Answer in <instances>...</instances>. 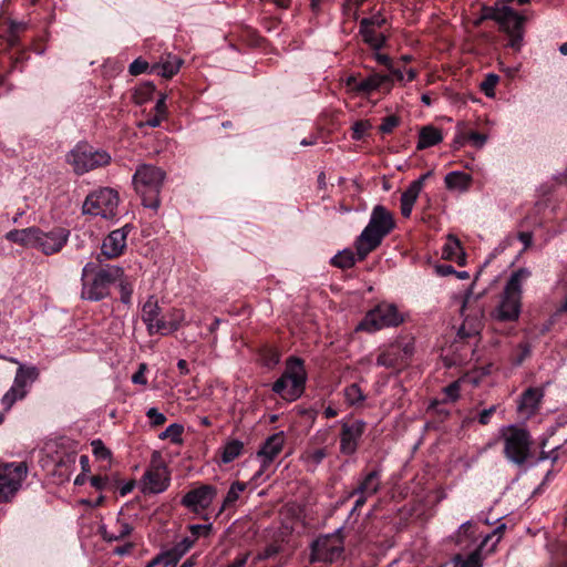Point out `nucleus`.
<instances>
[{
  "label": "nucleus",
  "mask_w": 567,
  "mask_h": 567,
  "mask_svg": "<svg viewBox=\"0 0 567 567\" xmlns=\"http://www.w3.org/2000/svg\"><path fill=\"white\" fill-rule=\"evenodd\" d=\"M92 452L96 458L109 460L111 457V451L103 444L101 440H94L91 443Z\"/></svg>",
  "instance_id": "obj_49"
},
{
  "label": "nucleus",
  "mask_w": 567,
  "mask_h": 567,
  "mask_svg": "<svg viewBox=\"0 0 567 567\" xmlns=\"http://www.w3.org/2000/svg\"><path fill=\"white\" fill-rule=\"evenodd\" d=\"M381 488V473L378 470H373L367 474H364L358 482V486L353 488L349 495V497H353L357 494H365L368 496H373Z\"/></svg>",
  "instance_id": "obj_20"
},
{
  "label": "nucleus",
  "mask_w": 567,
  "mask_h": 567,
  "mask_svg": "<svg viewBox=\"0 0 567 567\" xmlns=\"http://www.w3.org/2000/svg\"><path fill=\"white\" fill-rule=\"evenodd\" d=\"M413 352V342L395 341L381 351L377 364L384 368H401L408 363Z\"/></svg>",
  "instance_id": "obj_13"
},
{
  "label": "nucleus",
  "mask_w": 567,
  "mask_h": 567,
  "mask_svg": "<svg viewBox=\"0 0 567 567\" xmlns=\"http://www.w3.org/2000/svg\"><path fill=\"white\" fill-rule=\"evenodd\" d=\"M392 214L382 205L373 207L369 224L355 240L359 260H363L371 251L380 246L383 238L394 228Z\"/></svg>",
  "instance_id": "obj_3"
},
{
  "label": "nucleus",
  "mask_w": 567,
  "mask_h": 567,
  "mask_svg": "<svg viewBox=\"0 0 567 567\" xmlns=\"http://www.w3.org/2000/svg\"><path fill=\"white\" fill-rule=\"evenodd\" d=\"M28 466L23 462L0 464V503L10 501L27 477Z\"/></svg>",
  "instance_id": "obj_10"
},
{
  "label": "nucleus",
  "mask_w": 567,
  "mask_h": 567,
  "mask_svg": "<svg viewBox=\"0 0 567 567\" xmlns=\"http://www.w3.org/2000/svg\"><path fill=\"white\" fill-rule=\"evenodd\" d=\"M244 444L239 440L228 441L221 451V462L227 464L236 460L243 452Z\"/></svg>",
  "instance_id": "obj_34"
},
{
  "label": "nucleus",
  "mask_w": 567,
  "mask_h": 567,
  "mask_svg": "<svg viewBox=\"0 0 567 567\" xmlns=\"http://www.w3.org/2000/svg\"><path fill=\"white\" fill-rule=\"evenodd\" d=\"M360 34H361L363 41L374 50L381 49L386 41L385 35L380 32H377L375 29H361L360 28Z\"/></svg>",
  "instance_id": "obj_35"
},
{
  "label": "nucleus",
  "mask_w": 567,
  "mask_h": 567,
  "mask_svg": "<svg viewBox=\"0 0 567 567\" xmlns=\"http://www.w3.org/2000/svg\"><path fill=\"white\" fill-rule=\"evenodd\" d=\"M181 64L179 58L168 56L166 61L152 65L150 72L169 79L178 72Z\"/></svg>",
  "instance_id": "obj_31"
},
{
  "label": "nucleus",
  "mask_w": 567,
  "mask_h": 567,
  "mask_svg": "<svg viewBox=\"0 0 567 567\" xmlns=\"http://www.w3.org/2000/svg\"><path fill=\"white\" fill-rule=\"evenodd\" d=\"M284 443L285 437L282 433H276L266 440L257 454L258 458L261 461V467L254 475V480H257L262 474V472L274 462V460L281 452Z\"/></svg>",
  "instance_id": "obj_16"
},
{
  "label": "nucleus",
  "mask_w": 567,
  "mask_h": 567,
  "mask_svg": "<svg viewBox=\"0 0 567 567\" xmlns=\"http://www.w3.org/2000/svg\"><path fill=\"white\" fill-rule=\"evenodd\" d=\"M498 75L489 73L485 76V80L481 84L482 91L486 96L493 97L495 95V86L498 83Z\"/></svg>",
  "instance_id": "obj_47"
},
{
  "label": "nucleus",
  "mask_w": 567,
  "mask_h": 567,
  "mask_svg": "<svg viewBox=\"0 0 567 567\" xmlns=\"http://www.w3.org/2000/svg\"><path fill=\"white\" fill-rule=\"evenodd\" d=\"M28 393V390H19L14 386H11L2 396L1 403L4 408V411H9L12 405L18 401L22 400Z\"/></svg>",
  "instance_id": "obj_39"
},
{
  "label": "nucleus",
  "mask_w": 567,
  "mask_h": 567,
  "mask_svg": "<svg viewBox=\"0 0 567 567\" xmlns=\"http://www.w3.org/2000/svg\"><path fill=\"white\" fill-rule=\"evenodd\" d=\"M400 123V120L398 116L395 115H390V116H386L382 124L380 125V131L383 133V134H389L391 133Z\"/></svg>",
  "instance_id": "obj_54"
},
{
  "label": "nucleus",
  "mask_w": 567,
  "mask_h": 567,
  "mask_svg": "<svg viewBox=\"0 0 567 567\" xmlns=\"http://www.w3.org/2000/svg\"><path fill=\"white\" fill-rule=\"evenodd\" d=\"M165 172L152 164H141L133 175V186L142 197L145 207L156 210L159 207V192Z\"/></svg>",
  "instance_id": "obj_4"
},
{
  "label": "nucleus",
  "mask_w": 567,
  "mask_h": 567,
  "mask_svg": "<svg viewBox=\"0 0 567 567\" xmlns=\"http://www.w3.org/2000/svg\"><path fill=\"white\" fill-rule=\"evenodd\" d=\"M183 431H184L183 425L173 423V424L168 425L166 427V430L159 434V439L161 440H171V442H173V443H181Z\"/></svg>",
  "instance_id": "obj_42"
},
{
  "label": "nucleus",
  "mask_w": 567,
  "mask_h": 567,
  "mask_svg": "<svg viewBox=\"0 0 567 567\" xmlns=\"http://www.w3.org/2000/svg\"><path fill=\"white\" fill-rule=\"evenodd\" d=\"M501 7L498 3L495 6H483L481 20H493L495 22L503 21L504 16H501Z\"/></svg>",
  "instance_id": "obj_45"
},
{
  "label": "nucleus",
  "mask_w": 567,
  "mask_h": 567,
  "mask_svg": "<svg viewBox=\"0 0 567 567\" xmlns=\"http://www.w3.org/2000/svg\"><path fill=\"white\" fill-rule=\"evenodd\" d=\"M327 456V451L326 449H317L312 452H310L308 454V458L313 463V464H319L322 462V460Z\"/></svg>",
  "instance_id": "obj_59"
},
{
  "label": "nucleus",
  "mask_w": 567,
  "mask_h": 567,
  "mask_svg": "<svg viewBox=\"0 0 567 567\" xmlns=\"http://www.w3.org/2000/svg\"><path fill=\"white\" fill-rule=\"evenodd\" d=\"M122 277L124 271L118 266L107 265L96 270V265L90 261L82 269L81 297L90 301H100L109 295L110 286Z\"/></svg>",
  "instance_id": "obj_2"
},
{
  "label": "nucleus",
  "mask_w": 567,
  "mask_h": 567,
  "mask_svg": "<svg viewBox=\"0 0 567 567\" xmlns=\"http://www.w3.org/2000/svg\"><path fill=\"white\" fill-rule=\"evenodd\" d=\"M543 398V391L538 388H530L526 390L520 398V402L518 404L519 412L526 417L534 414L537 410L540 400Z\"/></svg>",
  "instance_id": "obj_23"
},
{
  "label": "nucleus",
  "mask_w": 567,
  "mask_h": 567,
  "mask_svg": "<svg viewBox=\"0 0 567 567\" xmlns=\"http://www.w3.org/2000/svg\"><path fill=\"white\" fill-rule=\"evenodd\" d=\"M520 299L517 296L503 292L502 300L495 309L493 317L498 321H514L517 320L520 313Z\"/></svg>",
  "instance_id": "obj_19"
},
{
  "label": "nucleus",
  "mask_w": 567,
  "mask_h": 567,
  "mask_svg": "<svg viewBox=\"0 0 567 567\" xmlns=\"http://www.w3.org/2000/svg\"><path fill=\"white\" fill-rule=\"evenodd\" d=\"M120 281V292H121V301L125 305H131L133 286L130 281L124 279L123 277L118 279Z\"/></svg>",
  "instance_id": "obj_50"
},
{
  "label": "nucleus",
  "mask_w": 567,
  "mask_h": 567,
  "mask_svg": "<svg viewBox=\"0 0 567 567\" xmlns=\"http://www.w3.org/2000/svg\"><path fill=\"white\" fill-rule=\"evenodd\" d=\"M402 321L403 317L395 305L381 303L365 315L355 330L372 333L386 327L399 326Z\"/></svg>",
  "instance_id": "obj_8"
},
{
  "label": "nucleus",
  "mask_w": 567,
  "mask_h": 567,
  "mask_svg": "<svg viewBox=\"0 0 567 567\" xmlns=\"http://www.w3.org/2000/svg\"><path fill=\"white\" fill-rule=\"evenodd\" d=\"M365 430V422L354 420L352 422H342L340 432V452L343 455H352L359 446V441Z\"/></svg>",
  "instance_id": "obj_14"
},
{
  "label": "nucleus",
  "mask_w": 567,
  "mask_h": 567,
  "mask_svg": "<svg viewBox=\"0 0 567 567\" xmlns=\"http://www.w3.org/2000/svg\"><path fill=\"white\" fill-rule=\"evenodd\" d=\"M142 320L146 324L150 334H163L165 330V320L161 317V308L153 296L150 297L143 306Z\"/></svg>",
  "instance_id": "obj_18"
},
{
  "label": "nucleus",
  "mask_w": 567,
  "mask_h": 567,
  "mask_svg": "<svg viewBox=\"0 0 567 567\" xmlns=\"http://www.w3.org/2000/svg\"><path fill=\"white\" fill-rule=\"evenodd\" d=\"M530 275L532 272L527 268L517 269L511 275L504 291L522 298L523 284L530 277Z\"/></svg>",
  "instance_id": "obj_29"
},
{
  "label": "nucleus",
  "mask_w": 567,
  "mask_h": 567,
  "mask_svg": "<svg viewBox=\"0 0 567 567\" xmlns=\"http://www.w3.org/2000/svg\"><path fill=\"white\" fill-rule=\"evenodd\" d=\"M343 551V543L339 535L330 534L319 537L311 546V560L333 563Z\"/></svg>",
  "instance_id": "obj_12"
},
{
  "label": "nucleus",
  "mask_w": 567,
  "mask_h": 567,
  "mask_svg": "<svg viewBox=\"0 0 567 567\" xmlns=\"http://www.w3.org/2000/svg\"><path fill=\"white\" fill-rule=\"evenodd\" d=\"M195 539L190 537H184L181 539L171 549L158 556L163 561V566H174L193 547Z\"/></svg>",
  "instance_id": "obj_22"
},
{
  "label": "nucleus",
  "mask_w": 567,
  "mask_h": 567,
  "mask_svg": "<svg viewBox=\"0 0 567 567\" xmlns=\"http://www.w3.org/2000/svg\"><path fill=\"white\" fill-rule=\"evenodd\" d=\"M476 542L475 529L472 522H465L461 525L456 534V543L467 547L470 544Z\"/></svg>",
  "instance_id": "obj_36"
},
{
  "label": "nucleus",
  "mask_w": 567,
  "mask_h": 567,
  "mask_svg": "<svg viewBox=\"0 0 567 567\" xmlns=\"http://www.w3.org/2000/svg\"><path fill=\"white\" fill-rule=\"evenodd\" d=\"M146 416L151 420L153 426H159L166 422V416L156 408H150L146 412Z\"/></svg>",
  "instance_id": "obj_53"
},
{
  "label": "nucleus",
  "mask_w": 567,
  "mask_h": 567,
  "mask_svg": "<svg viewBox=\"0 0 567 567\" xmlns=\"http://www.w3.org/2000/svg\"><path fill=\"white\" fill-rule=\"evenodd\" d=\"M389 78L381 74H372L367 79L358 82L354 76H350L347 81V85L357 93L370 94L371 92L381 87Z\"/></svg>",
  "instance_id": "obj_21"
},
{
  "label": "nucleus",
  "mask_w": 567,
  "mask_h": 567,
  "mask_svg": "<svg viewBox=\"0 0 567 567\" xmlns=\"http://www.w3.org/2000/svg\"><path fill=\"white\" fill-rule=\"evenodd\" d=\"M420 182H412L401 195V214L410 217L413 206L420 195Z\"/></svg>",
  "instance_id": "obj_28"
},
{
  "label": "nucleus",
  "mask_w": 567,
  "mask_h": 567,
  "mask_svg": "<svg viewBox=\"0 0 567 567\" xmlns=\"http://www.w3.org/2000/svg\"><path fill=\"white\" fill-rule=\"evenodd\" d=\"M506 528V525L505 524H501L498 525L491 534H487L482 543H481V547H485L489 540H492L493 538H495V542L493 543L492 547H491V550L494 549L495 545L501 540L502 536H503V533Z\"/></svg>",
  "instance_id": "obj_51"
},
{
  "label": "nucleus",
  "mask_w": 567,
  "mask_h": 567,
  "mask_svg": "<svg viewBox=\"0 0 567 567\" xmlns=\"http://www.w3.org/2000/svg\"><path fill=\"white\" fill-rule=\"evenodd\" d=\"M155 92V86L151 82L142 83L135 89L133 94L134 102L142 105L150 101Z\"/></svg>",
  "instance_id": "obj_37"
},
{
  "label": "nucleus",
  "mask_w": 567,
  "mask_h": 567,
  "mask_svg": "<svg viewBox=\"0 0 567 567\" xmlns=\"http://www.w3.org/2000/svg\"><path fill=\"white\" fill-rule=\"evenodd\" d=\"M496 411V405H492L491 408L488 409H485L483 410L480 414H478V422L483 425H486L489 423V420H491V416L493 415V413Z\"/></svg>",
  "instance_id": "obj_62"
},
{
  "label": "nucleus",
  "mask_w": 567,
  "mask_h": 567,
  "mask_svg": "<svg viewBox=\"0 0 567 567\" xmlns=\"http://www.w3.org/2000/svg\"><path fill=\"white\" fill-rule=\"evenodd\" d=\"M171 482V474L164 464L161 454L154 452L150 468L143 475V492L150 494H159L167 489Z\"/></svg>",
  "instance_id": "obj_11"
},
{
  "label": "nucleus",
  "mask_w": 567,
  "mask_h": 567,
  "mask_svg": "<svg viewBox=\"0 0 567 567\" xmlns=\"http://www.w3.org/2000/svg\"><path fill=\"white\" fill-rule=\"evenodd\" d=\"M216 488L212 485H202L190 489L182 498V505L194 513L207 509L216 497Z\"/></svg>",
  "instance_id": "obj_15"
},
{
  "label": "nucleus",
  "mask_w": 567,
  "mask_h": 567,
  "mask_svg": "<svg viewBox=\"0 0 567 567\" xmlns=\"http://www.w3.org/2000/svg\"><path fill=\"white\" fill-rule=\"evenodd\" d=\"M529 433L522 427L509 426L504 433V451L506 457L517 465L524 464L530 451Z\"/></svg>",
  "instance_id": "obj_9"
},
{
  "label": "nucleus",
  "mask_w": 567,
  "mask_h": 567,
  "mask_svg": "<svg viewBox=\"0 0 567 567\" xmlns=\"http://www.w3.org/2000/svg\"><path fill=\"white\" fill-rule=\"evenodd\" d=\"M145 370H146V365L144 363H142L140 365L138 371L133 374L132 382L135 384H143V385L146 384L147 380L144 375Z\"/></svg>",
  "instance_id": "obj_60"
},
{
  "label": "nucleus",
  "mask_w": 567,
  "mask_h": 567,
  "mask_svg": "<svg viewBox=\"0 0 567 567\" xmlns=\"http://www.w3.org/2000/svg\"><path fill=\"white\" fill-rule=\"evenodd\" d=\"M509 37V47L519 50L523 41V28L506 32Z\"/></svg>",
  "instance_id": "obj_56"
},
{
  "label": "nucleus",
  "mask_w": 567,
  "mask_h": 567,
  "mask_svg": "<svg viewBox=\"0 0 567 567\" xmlns=\"http://www.w3.org/2000/svg\"><path fill=\"white\" fill-rule=\"evenodd\" d=\"M185 320V313L182 309H173L169 315V320H165V330L163 334L178 330L182 322Z\"/></svg>",
  "instance_id": "obj_41"
},
{
  "label": "nucleus",
  "mask_w": 567,
  "mask_h": 567,
  "mask_svg": "<svg viewBox=\"0 0 567 567\" xmlns=\"http://www.w3.org/2000/svg\"><path fill=\"white\" fill-rule=\"evenodd\" d=\"M331 264L341 269L351 268L355 264L354 252L350 249H344L332 257Z\"/></svg>",
  "instance_id": "obj_38"
},
{
  "label": "nucleus",
  "mask_w": 567,
  "mask_h": 567,
  "mask_svg": "<svg viewBox=\"0 0 567 567\" xmlns=\"http://www.w3.org/2000/svg\"><path fill=\"white\" fill-rule=\"evenodd\" d=\"M464 383L476 384V380L468 375L462 377L443 389L445 398L443 402H455L460 398L461 385Z\"/></svg>",
  "instance_id": "obj_33"
},
{
  "label": "nucleus",
  "mask_w": 567,
  "mask_h": 567,
  "mask_svg": "<svg viewBox=\"0 0 567 567\" xmlns=\"http://www.w3.org/2000/svg\"><path fill=\"white\" fill-rule=\"evenodd\" d=\"M306 370L298 358H289L282 375L274 383L272 391L284 400L295 401L305 390Z\"/></svg>",
  "instance_id": "obj_5"
},
{
  "label": "nucleus",
  "mask_w": 567,
  "mask_h": 567,
  "mask_svg": "<svg viewBox=\"0 0 567 567\" xmlns=\"http://www.w3.org/2000/svg\"><path fill=\"white\" fill-rule=\"evenodd\" d=\"M442 256L444 259L454 260L461 266L465 262V255L461 247V243L453 235L447 236V240L443 246Z\"/></svg>",
  "instance_id": "obj_26"
},
{
  "label": "nucleus",
  "mask_w": 567,
  "mask_h": 567,
  "mask_svg": "<svg viewBox=\"0 0 567 567\" xmlns=\"http://www.w3.org/2000/svg\"><path fill=\"white\" fill-rule=\"evenodd\" d=\"M246 483L241 482H235L231 484L229 491L227 492V495L224 499V505L221 509L229 506L230 504L235 503L238 498L240 493H243L246 489Z\"/></svg>",
  "instance_id": "obj_44"
},
{
  "label": "nucleus",
  "mask_w": 567,
  "mask_h": 567,
  "mask_svg": "<svg viewBox=\"0 0 567 567\" xmlns=\"http://www.w3.org/2000/svg\"><path fill=\"white\" fill-rule=\"evenodd\" d=\"M443 140L440 130L432 125L424 126L419 134L417 150H425L439 144Z\"/></svg>",
  "instance_id": "obj_30"
},
{
  "label": "nucleus",
  "mask_w": 567,
  "mask_h": 567,
  "mask_svg": "<svg viewBox=\"0 0 567 567\" xmlns=\"http://www.w3.org/2000/svg\"><path fill=\"white\" fill-rule=\"evenodd\" d=\"M189 530L192 533V537L190 538H194L195 540L199 537V536H208L210 530H212V524H208V525H190L189 526Z\"/></svg>",
  "instance_id": "obj_57"
},
{
  "label": "nucleus",
  "mask_w": 567,
  "mask_h": 567,
  "mask_svg": "<svg viewBox=\"0 0 567 567\" xmlns=\"http://www.w3.org/2000/svg\"><path fill=\"white\" fill-rule=\"evenodd\" d=\"M133 530V527L124 518H116L115 523L110 529L102 527V536L106 542H116L128 536Z\"/></svg>",
  "instance_id": "obj_24"
},
{
  "label": "nucleus",
  "mask_w": 567,
  "mask_h": 567,
  "mask_svg": "<svg viewBox=\"0 0 567 567\" xmlns=\"http://www.w3.org/2000/svg\"><path fill=\"white\" fill-rule=\"evenodd\" d=\"M385 23V19L381 14H374L370 18H363L360 21L361 29H379Z\"/></svg>",
  "instance_id": "obj_48"
},
{
  "label": "nucleus",
  "mask_w": 567,
  "mask_h": 567,
  "mask_svg": "<svg viewBox=\"0 0 567 567\" xmlns=\"http://www.w3.org/2000/svg\"><path fill=\"white\" fill-rule=\"evenodd\" d=\"M468 140L471 141L472 145L477 147V148H481L485 145L486 141H487V136L485 134H481V133H477V132H470L468 134H463L462 133V136L457 137L455 140V143L457 144H462L464 140Z\"/></svg>",
  "instance_id": "obj_46"
},
{
  "label": "nucleus",
  "mask_w": 567,
  "mask_h": 567,
  "mask_svg": "<svg viewBox=\"0 0 567 567\" xmlns=\"http://www.w3.org/2000/svg\"><path fill=\"white\" fill-rule=\"evenodd\" d=\"M483 547L476 548L474 551H472L466 557L457 556L456 557V565L457 567H482V556H481V549Z\"/></svg>",
  "instance_id": "obj_40"
},
{
  "label": "nucleus",
  "mask_w": 567,
  "mask_h": 567,
  "mask_svg": "<svg viewBox=\"0 0 567 567\" xmlns=\"http://www.w3.org/2000/svg\"><path fill=\"white\" fill-rule=\"evenodd\" d=\"M344 396L347 402L351 405L360 403L365 399L361 388L357 383H352L344 389Z\"/></svg>",
  "instance_id": "obj_43"
},
{
  "label": "nucleus",
  "mask_w": 567,
  "mask_h": 567,
  "mask_svg": "<svg viewBox=\"0 0 567 567\" xmlns=\"http://www.w3.org/2000/svg\"><path fill=\"white\" fill-rule=\"evenodd\" d=\"M117 192L104 187L87 195L82 208L84 214L113 219L117 215Z\"/></svg>",
  "instance_id": "obj_7"
},
{
  "label": "nucleus",
  "mask_w": 567,
  "mask_h": 567,
  "mask_svg": "<svg viewBox=\"0 0 567 567\" xmlns=\"http://www.w3.org/2000/svg\"><path fill=\"white\" fill-rule=\"evenodd\" d=\"M66 162L78 175L85 174L110 164L111 156L105 151L95 150L87 144H78L66 154Z\"/></svg>",
  "instance_id": "obj_6"
},
{
  "label": "nucleus",
  "mask_w": 567,
  "mask_h": 567,
  "mask_svg": "<svg viewBox=\"0 0 567 567\" xmlns=\"http://www.w3.org/2000/svg\"><path fill=\"white\" fill-rule=\"evenodd\" d=\"M372 127L369 121H358L352 126V138L360 141L365 132Z\"/></svg>",
  "instance_id": "obj_52"
},
{
  "label": "nucleus",
  "mask_w": 567,
  "mask_h": 567,
  "mask_svg": "<svg viewBox=\"0 0 567 567\" xmlns=\"http://www.w3.org/2000/svg\"><path fill=\"white\" fill-rule=\"evenodd\" d=\"M444 182L449 189L466 192L470 188L472 178L468 174L454 171L445 176Z\"/></svg>",
  "instance_id": "obj_32"
},
{
  "label": "nucleus",
  "mask_w": 567,
  "mask_h": 567,
  "mask_svg": "<svg viewBox=\"0 0 567 567\" xmlns=\"http://www.w3.org/2000/svg\"><path fill=\"white\" fill-rule=\"evenodd\" d=\"M39 377V370L35 367H24L19 364L12 386L19 390H28V386Z\"/></svg>",
  "instance_id": "obj_27"
},
{
  "label": "nucleus",
  "mask_w": 567,
  "mask_h": 567,
  "mask_svg": "<svg viewBox=\"0 0 567 567\" xmlns=\"http://www.w3.org/2000/svg\"><path fill=\"white\" fill-rule=\"evenodd\" d=\"M128 231L130 227L127 225L111 231L103 240L101 254L107 259H113L122 255L126 247Z\"/></svg>",
  "instance_id": "obj_17"
},
{
  "label": "nucleus",
  "mask_w": 567,
  "mask_h": 567,
  "mask_svg": "<svg viewBox=\"0 0 567 567\" xmlns=\"http://www.w3.org/2000/svg\"><path fill=\"white\" fill-rule=\"evenodd\" d=\"M148 70V63L142 59L134 60L130 65V73L132 75H138Z\"/></svg>",
  "instance_id": "obj_58"
},
{
  "label": "nucleus",
  "mask_w": 567,
  "mask_h": 567,
  "mask_svg": "<svg viewBox=\"0 0 567 567\" xmlns=\"http://www.w3.org/2000/svg\"><path fill=\"white\" fill-rule=\"evenodd\" d=\"M501 13H505L503 21H497L502 31L509 32L513 30L522 29L525 22V17L515 12L508 6L501 7Z\"/></svg>",
  "instance_id": "obj_25"
},
{
  "label": "nucleus",
  "mask_w": 567,
  "mask_h": 567,
  "mask_svg": "<svg viewBox=\"0 0 567 567\" xmlns=\"http://www.w3.org/2000/svg\"><path fill=\"white\" fill-rule=\"evenodd\" d=\"M559 450H560V446H556L554 447L550 452H545V451H542L540 452V456H539V460L540 461H544V460H551L553 462H557L559 458H560V454H559Z\"/></svg>",
  "instance_id": "obj_61"
},
{
  "label": "nucleus",
  "mask_w": 567,
  "mask_h": 567,
  "mask_svg": "<svg viewBox=\"0 0 567 567\" xmlns=\"http://www.w3.org/2000/svg\"><path fill=\"white\" fill-rule=\"evenodd\" d=\"M279 553V547L276 545H269L264 550L259 551L255 557V563L269 559Z\"/></svg>",
  "instance_id": "obj_55"
},
{
  "label": "nucleus",
  "mask_w": 567,
  "mask_h": 567,
  "mask_svg": "<svg viewBox=\"0 0 567 567\" xmlns=\"http://www.w3.org/2000/svg\"><path fill=\"white\" fill-rule=\"evenodd\" d=\"M154 110H155V113L166 117V95L165 94H161V96L158 97V100L155 104Z\"/></svg>",
  "instance_id": "obj_64"
},
{
  "label": "nucleus",
  "mask_w": 567,
  "mask_h": 567,
  "mask_svg": "<svg viewBox=\"0 0 567 567\" xmlns=\"http://www.w3.org/2000/svg\"><path fill=\"white\" fill-rule=\"evenodd\" d=\"M70 231L63 227H54L44 231L39 227L13 229L7 233L9 241L22 245L27 248H34L42 254L50 256L62 250L69 240Z\"/></svg>",
  "instance_id": "obj_1"
},
{
  "label": "nucleus",
  "mask_w": 567,
  "mask_h": 567,
  "mask_svg": "<svg viewBox=\"0 0 567 567\" xmlns=\"http://www.w3.org/2000/svg\"><path fill=\"white\" fill-rule=\"evenodd\" d=\"M164 118H165V116L156 113L153 117L146 120L145 122H141L138 124V126L140 127H143V126L157 127L161 125V123Z\"/></svg>",
  "instance_id": "obj_63"
}]
</instances>
